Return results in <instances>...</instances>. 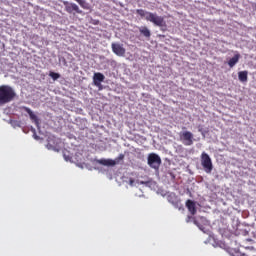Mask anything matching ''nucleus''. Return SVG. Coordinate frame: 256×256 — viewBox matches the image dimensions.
Masks as SVG:
<instances>
[{
  "label": "nucleus",
  "instance_id": "obj_1",
  "mask_svg": "<svg viewBox=\"0 0 256 256\" xmlns=\"http://www.w3.org/2000/svg\"><path fill=\"white\" fill-rule=\"evenodd\" d=\"M136 13L137 15H140V17H144L150 23H153V25H156V27H167L165 18H163V16L157 15V13L147 12L143 9H137Z\"/></svg>",
  "mask_w": 256,
  "mask_h": 256
},
{
  "label": "nucleus",
  "instance_id": "obj_2",
  "mask_svg": "<svg viewBox=\"0 0 256 256\" xmlns=\"http://www.w3.org/2000/svg\"><path fill=\"white\" fill-rule=\"evenodd\" d=\"M15 97H17V93H15L13 87L9 85L0 86V107L11 103Z\"/></svg>",
  "mask_w": 256,
  "mask_h": 256
},
{
  "label": "nucleus",
  "instance_id": "obj_3",
  "mask_svg": "<svg viewBox=\"0 0 256 256\" xmlns=\"http://www.w3.org/2000/svg\"><path fill=\"white\" fill-rule=\"evenodd\" d=\"M124 159L125 154H119V156L116 157L115 160L102 158L96 160V163H98V165H104V167H115V165H119V163H121V161H123Z\"/></svg>",
  "mask_w": 256,
  "mask_h": 256
},
{
  "label": "nucleus",
  "instance_id": "obj_4",
  "mask_svg": "<svg viewBox=\"0 0 256 256\" xmlns=\"http://www.w3.org/2000/svg\"><path fill=\"white\" fill-rule=\"evenodd\" d=\"M200 161L205 173L209 174L213 171V161L211 160V156H209V154L202 152Z\"/></svg>",
  "mask_w": 256,
  "mask_h": 256
},
{
  "label": "nucleus",
  "instance_id": "obj_5",
  "mask_svg": "<svg viewBox=\"0 0 256 256\" xmlns=\"http://www.w3.org/2000/svg\"><path fill=\"white\" fill-rule=\"evenodd\" d=\"M179 137H180V141L186 147H191V145H193L194 137L192 132L190 131L180 132Z\"/></svg>",
  "mask_w": 256,
  "mask_h": 256
},
{
  "label": "nucleus",
  "instance_id": "obj_6",
  "mask_svg": "<svg viewBox=\"0 0 256 256\" xmlns=\"http://www.w3.org/2000/svg\"><path fill=\"white\" fill-rule=\"evenodd\" d=\"M63 5L65 6V12L69 14L83 15V10L79 9V6L75 3H71L69 1H64Z\"/></svg>",
  "mask_w": 256,
  "mask_h": 256
},
{
  "label": "nucleus",
  "instance_id": "obj_7",
  "mask_svg": "<svg viewBox=\"0 0 256 256\" xmlns=\"http://www.w3.org/2000/svg\"><path fill=\"white\" fill-rule=\"evenodd\" d=\"M148 165L152 169H159L161 167V157L155 153L148 155Z\"/></svg>",
  "mask_w": 256,
  "mask_h": 256
},
{
  "label": "nucleus",
  "instance_id": "obj_8",
  "mask_svg": "<svg viewBox=\"0 0 256 256\" xmlns=\"http://www.w3.org/2000/svg\"><path fill=\"white\" fill-rule=\"evenodd\" d=\"M112 51L115 55L118 57H124L125 56V48L123 45L119 43H112L111 44Z\"/></svg>",
  "mask_w": 256,
  "mask_h": 256
},
{
  "label": "nucleus",
  "instance_id": "obj_9",
  "mask_svg": "<svg viewBox=\"0 0 256 256\" xmlns=\"http://www.w3.org/2000/svg\"><path fill=\"white\" fill-rule=\"evenodd\" d=\"M104 81H105V75H103V73H100V72L94 73L93 83L94 85H96V87H99V85H101V83H103Z\"/></svg>",
  "mask_w": 256,
  "mask_h": 256
},
{
  "label": "nucleus",
  "instance_id": "obj_10",
  "mask_svg": "<svg viewBox=\"0 0 256 256\" xmlns=\"http://www.w3.org/2000/svg\"><path fill=\"white\" fill-rule=\"evenodd\" d=\"M186 207H187L188 211L191 213V215H196L197 214V206L195 204V201L187 200L186 201Z\"/></svg>",
  "mask_w": 256,
  "mask_h": 256
},
{
  "label": "nucleus",
  "instance_id": "obj_11",
  "mask_svg": "<svg viewBox=\"0 0 256 256\" xmlns=\"http://www.w3.org/2000/svg\"><path fill=\"white\" fill-rule=\"evenodd\" d=\"M23 111H25L26 113H28L30 119L36 123V125H39V119L37 118V115H35V113H33V110H31L29 107H23Z\"/></svg>",
  "mask_w": 256,
  "mask_h": 256
},
{
  "label": "nucleus",
  "instance_id": "obj_12",
  "mask_svg": "<svg viewBox=\"0 0 256 256\" xmlns=\"http://www.w3.org/2000/svg\"><path fill=\"white\" fill-rule=\"evenodd\" d=\"M239 59H241V54L238 52L228 61L229 67L233 68L239 63Z\"/></svg>",
  "mask_w": 256,
  "mask_h": 256
},
{
  "label": "nucleus",
  "instance_id": "obj_13",
  "mask_svg": "<svg viewBox=\"0 0 256 256\" xmlns=\"http://www.w3.org/2000/svg\"><path fill=\"white\" fill-rule=\"evenodd\" d=\"M249 72L245 71H240L238 72V79L241 81V83H247Z\"/></svg>",
  "mask_w": 256,
  "mask_h": 256
},
{
  "label": "nucleus",
  "instance_id": "obj_14",
  "mask_svg": "<svg viewBox=\"0 0 256 256\" xmlns=\"http://www.w3.org/2000/svg\"><path fill=\"white\" fill-rule=\"evenodd\" d=\"M139 32L141 33V35H143V37H146V39H149L151 37V30H149V28H147L146 26L140 27Z\"/></svg>",
  "mask_w": 256,
  "mask_h": 256
},
{
  "label": "nucleus",
  "instance_id": "obj_15",
  "mask_svg": "<svg viewBox=\"0 0 256 256\" xmlns=\"http://www.w3.org/2000/svg\"><path fill=\"white\" fill-rule=\"evenodd\" d=\"M77 1V3L80 5V7H82V9H86V10H89L91 9V5L85 1V0H75Z\"/></svg>",
  "mask_w": 256,
  "mask_h": 256
},
{
  "label": "nucleus",
  "instance_id": "obj_16",
  "mask_svg": "<svg viewBox=\"0 0 256 256\" xmlns=\"http://www.w3.org/2000/svg\"><path fill=\"white\" fill-rule=\"evenodd\" d=\"M50 77H52V79L54 80V81H57V79H59L60 77H61V74H59V73H55V72H50Z\"/></svg>",
  "mask_w": 256,
  "mask_h": 256
},
{
  "label": "nucleus",
  "instance_id": "obj_17",
  "mask_svg": "<svg viewBox=\"0 0 256 256\" xmlns=\"http://www.w3.org/2000/svg\"><path fill=\"white\" fill-rule=\"evenodd\" d=\"M191 219H193L194 225H197V227H199V222H197V220L192 216H188L186 219V222L189 223V221H191Z\"/></svg>",
  "mask_w": 256,
  "mask_h": 256
},
{
  "label": "nucleus",
  "instance_id": "obj_18",
  "mask_svg": "<svg viewBox=\"0 0 256 256\" xmlns=\"http://www.w3.org/2000/svg\"><path fill=\"white\" fill-rule=\"evenodd\" d=\"M129 183H130V185H133V183H135V180L130 179V180H129Z\"/></svg>",
  "mask_w": 256,
  "mask_h": 256
},
{
  "label": "nucleus",
  "instance_id": "obj_19",
  "mask_svg": "<svg viewBox=\"0 0 256 256\" xmlns=\"http://www.w3.org/2000/svg\"><path fill=\"white\" fill-rule=\"evenodd\" d=\"M246 249H253V247H246Z\"/></svg>",
  "mask_w": 256,
  "mask_h": 256
},
{
  "label": "nucleus",
  "instance_id": "obj_20",
  "mask_svg": "<svg viewBox=\"0 0 256 256\" xmlns=\"http://www.w3.org/2000/svg\"><path fill=\"white\" fill-rule=\"evenodd\" d=\"M248 241H251V242H253V240H248Z\"/></svg>",
  "mask_w": 256,
  "mask_h": 256
}]
</instances>
